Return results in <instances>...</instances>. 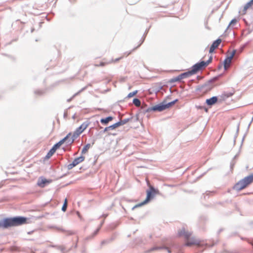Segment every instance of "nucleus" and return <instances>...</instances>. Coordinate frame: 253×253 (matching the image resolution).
I'll return each mask as SVG.
<instances>
[{
  "label": "nucleus",
  "mask_w": 253,
  "mask_h": 253,
  "mask_svg": "<svg viewBox=\"0 0 253 253\" xmlns=\"http://www.w3.org/2000/svg\"><path fill=\"white\" fill-rule=\"evenodd\" d=\"M27 223V218L24 217L7 218L0 221V228L6 229L12 226H19Z\"/></svg>",
  "instance_id": "f257e3e1"
},
{
  "label": "nucleus",
  "mask_w": 253,
  "mask_h": 253,
  "mask_svg": "<svg viewBox=\"0 0 253 253\" xmlns=\"http://www.w3.org/2000/svg\"><path fill=\"white\" fill-rule=\"evenodd\" d=\"M192 234V232L186 230L185 228H182L178 231V236L184 238L185 240V246H200L201 241L195 237H191Z\"/></svg>",
  "instance_id": "f03ea898"
},
{
  "label": "nucleus",
  "mask_w": 253,
  "mask_h": 253,
  "mask_svg": "<svg viewBox=\"0 0 253 253\" xmlns=\"http://www.w3.org/2000/svg\"><path fill=\"white\" fill-rule=\"evenodd\" d=\"M207 66V64L205 61H201L193 66L191 70L182 73L174 78V81H179L182 79L189 77L196 74L197 72Z\"/></svg>",
  "instance_id": "7ed1b4c3"
},
{
  "label": "nucleus",
  "mask_w": 253,
  "mask_h": 253,
  "mask_svg": "<svg viewBox=\"0 0 253 253\" xmlns=\"http://www.w3.org/2000/svg\"><path fill=\"white\" fill-rule=\"evenodd\" d=\"M147 185L149 187V189L147 190L146 193H147V197L146 199L141 203L136 205L135 206V207H139L141 206L142 205H144L147 203L150 200L153 198V197L156 194L158 193V191L157 190H156L152 185H150V183L149 182V181L148 180V179H146Z\"/></svg>",
  "instance_id": "20e7f679"
},
{
  "label": "nucleus",
  "mask_w": 253,
  "mask_h": 253,
  "mask_svg": "<svg viewBox=\"0 0 253 253\" xmlns=\"http://www.w3.org/2000/svg\"><path fill=\"white\" fill-rule=\"evenodd\" d=\"M88 122L83 123L80 126L78 127L73 134L72 141L74 139L78 137L88 126L89 125Z\"/></svg>",
  "instance_id": "39448f33"
},
{
  "label": "nucleus",
  "mask_w": 253,
  "mask_h": 253,
  "mask_svg": "<svg viewBox=\"0 0 253 253\" xmlns=\"http://www.w3.org/2000/svg\"><path fill=\"white\" fill-rule=\"evenodd\" d=\"M236 53L235 50H233L231 52H228L226 58L224 61V66L225 69H227L230 65L231 61Z\"/></svg>",
  "instance_id": "423d86ee"
},
{
  "label": "nucleus",
  "mask_w": 253,
  "mask_h": 253,
  "mask_svg": "<svg viewBox=\"0 0 253 253\" xmlns=\"http://www.w3.org/2000/svg\"><path fill=\"white\" fill-rule=\"evenodd\" d=\"M84 159L85 157L83 156L75 159L72 163L68 165L67 169H72L74 167L84 161Z\"/></svg>",
  "instance_id": "0eeeda50"
},
{
  "label": "nucleus",
  "mask_w": 253,
  "mask_h": 253,
  "mask_svg": "<svg viewBox=\"0 0 253 253\" xmlns=\"http://www.w3.org/2000/svg\"><path fill=\"white\" fill-rule=\"evenodd\" d=\"M169 107L168 105L158 104L148 109V111H162Z\"/></svg>",
  "instance_id": "6e6552de"
},
{
  "label": "nucleus",
  "mask_w": 253,
  "mask_h": 253,
  "mask_svg": "<svg viewBox=\"0 0 253 253\" xmlns=\"http://www.w3.org/2000/svg\"><path fill=\"white\" fill-rule=\"evenodd\" d=\"M51 182V180H47L44 178L41 177L38 181L37 185L40 187L43 188L46 184L50 183Z\"/></svg>",
  "instance_id": "1a4fd4ad"
},
{
  "label": "nucleus",
  "mask_w": 253,
  "mask_h": 253,
  "mask_svg": "<svg viewBox=\"0 0 253 253\" xmlns=\"http://www.w3.org/2000/svg\"><path fill=\"white\" fill-rule=\"evenodd\" d=\"M247 186L243 182V181L241 179L239 181H238L234 186V189L237 191H241L245 188Z\"/></svg>",
  "instance_id": "9d476101"
},
{
  "label": "nucleus",
  "mask_w": 253,
  "mask_h": 253,
  "mask_svg": "<svg viewBox=\"0 0 253 253\" xmlns=\"http://www.w3.org/2000/svg\"><path fill=\"white\" fill-rule=\"evenodd\" d=\"M221 42V40L220 39H218L215 41H214L211 44V46L210 47L209 52H213L214 49L218 47Z\"/></svg>",
  "instance_id": "9b49d317"
},
{
  "label": "nucleus",
  "mask_w": 253,
  "mask_h": 253,
  "mask_svg": "<svg viewBox=\"0 0 253 253\" xmlns=\"http://www.w3.org/2000/svg\"><path fill=\"white\" fill-rule=\"evenodd\" d=\"M72 133H69L67 134V135L64 137L63 139L61 140L59 142L57 143L56 144H55L52 148H54L55 150L56 151V150L59 148L61 145H62L64 142L71 135Z\"/></svg>",
  "instance_id": "f8f14e48"
},
{
  "label": "nucleus",
  "mask_w": 253,
  "mask_h": 253,
  "mask_svg": "<svg viewBox=\"0 0 253 253\" xmlns=\"http://www.w3.org/2000/svg\"><path fill=\"white\" fill-rule=\"evenodd\" d=\"M247 187L253 182V174H251L242 179Z\"/></svg>",
  "instance_id": "ddd939ff"
},
{
  "label": "nucleus",
  "mask_w": 253,
  "mask_h": 253,
  "mask_svg": "<svg viewBox=\"0 0 253 253\" xmlns=\"http://www.w3.org/2000/svg\"><path fill=\"white\" fill-rule=\"evenodd\" d=\"M217 101V98L213 96L210 99L206 100V103L208 105H212Z\"/></svg>",
  "instance_id": "4468645a"
},
{
  "label": "nucleus",
  "mask_w": 253,
  "mask_h": 253,
  "mask_svg": "<svg viewBox=\"0 0 253 253\" xmlns=\"http://www.w3.org/2000/svg\"><path fill=\"white\" fill-rule=\"evenodd\" d=\"M113 118L111 116L108 117L106 118H102L100 120V122L104 125H107L109 122L112 121Z\"/></svg>",
  "instance_id": "2eb2a0df"
},
{
  "label": "nucleus",
  "mask_w": 253,
  "mask_h": 253,
  "mask_svg": "<svg viewBox=\"0 0 253 253\" xmlns=\"http://www.w3.org/2000/svg\"><path fill=\"white\" fill-rule=\"evenodd\" d=\"M56 152V150H55L54 148H52L50 151L47 153V155H46L45 159H49Z\"/></svg>",
  "instance_id": "dca6fc26"
},
{
  "label": "nucleus",
  "mask_w": 253,
  "mask_h": 253,
  "mask_svg": "<svg viewBox=\"0 0 253 253\" xmlns=\"http://www.w3.org/2000/svg\"><path fill=\"white\" fill-rule=\"evenodd\" d=\"M253 5L250 3V2H248L244 7L242 10V14H245L246 13L247 10L251 8Z\"/></svg>",
  "instance_id": "f3484780"
},
{
  "label": "nucleus",
  "mask_w": 253,
  "mask_h": 253,
  "mask_svg": "<svg viewBox=\"0 0 253 253\" xmlns=\"http://www.w3.org/2000/svg\"><path fill=\"white\" fill-rule=\"evenodd\" d=\"M118 127H119L118 126V124H117V123H116L113 124L112 126H109L105 127L104 130V131H107L109 130H113V129H115V128H116Z\"/></svg>",
  "instance_id": "a211bd4d"
},
{
  "label": "nucleus",
  "mask_w": 253,
  "mask_h": 253,
  "mask_svg": "<svg viewBox=\"0 0 253 253\" xmlns=\"http://www.w3.org/2000/svg\"><path fill=\"white\" fill-rule=\"evenodd\" d=\"M123 57H124L122 56L116 59H112L111 60L109 61V64L116 63L119 62L121 59H123Z\"/></svg>",
  "instance_id": "6ab92c4d"
},
{
  "label": "nucleus",
  "mask_w": 253,
  "mask_h": 253,
  "mask_svg": "<svg viewBox=\"0 0 253 253\" xmlns=\"http://www.w3.org/2000/svg\"><path fill=\"white\" fill-rule=\"evenodd\" d=\"M129 121V119H124L123 120H121L120 122H117V124H118V126H123L126 123H127Z\"/></svg>",
  "instance_id": "aec40b11"
},
{
  "label": "nucleus",
  "mask_w": 253,
  "mask_h": 253,
  "mask_svg": "<svg viewBox=\"0 0 253 253\" xmlns=\"http://www.w3.org/2000/svg\"><path fill=\"white\" fill-rule=\"evenodd\" d=\"M109 64V61L106 62L101 61L99 63V64H95V66L99 67V66H104L106 65Z\"/></svg>",
  "instance_id": "412c9836"
},
{
  "label": "nucleus",
  "mask_w": 253,
  "mask_h": 253,
  "mask_svg": "<svg viewBox=\"0 0 253 253\" xmlns=\"http://www.w3.org/2000/svg\"><path fill=\"white\" fill-rule=\"evenodd\" d=\"M133 103L137 107H139L141 105L140 101L137 98L134 99L133 100Z\"/></svg>",
  "instance_id": "4be33fe9"
},
{
  "label": "nucleus",
  "mask_w": 253,
  "mask_h": 253,
  "mask_svg": "<svg viewBox=\"0 0 253 253\" xmlns=\"http://www.w3.org/2000/svg\"><path fill=\"white\" fill-rule=\"evenodd\" d=\"M90 147V144H87L86 145H85L82 151V154H85L86 152H87V151H88V150L89 149Z\"/></svg>",
  "instance_id": "5701e85b"
},
{
  "label": "nucleus",
  "mask_w": 253,
  "mask_h": 253,
  "mask_svg": "<svg viewBox=\"0 0 253 253\" xmlns=\"http://www.w3.org/2000/svg\"><path fill=\"white\" fill-rule=\"evenodd\" d=\"M67 199H66L65 200L64 204H63V206H62V210L63 211H66V210H67Z\"/></svg>",
  "instance_id": "b1692460"
},
{
  "label": "nucleus",
  "mask_w": 253,
  "mask_h": 253,
  "mask_svg": "<svg viewBox=\"0 0 253 253\" xmlns=\"http://www.w3.org/2000/svg\"><path fill=\"white\" fill-rule=\"evenodd\" d=\"M137 93V90L134 91L133 92H130L127 95V98H130L131 97H132L133 96H135L136 93Z\"/></svg>",
  "instance_id": "393cba45"
},
{
  "label": "nucleus",
  "mask_w": 253,
  "mask_h": 253,
  "mask_svg": "<svg viewBox=\"0 0 253 253\" xmlns=\"http://www.w3.org/2000/svg\"><path fill=\"white\" fill-rule=\"evenodd\" d=\"M232 94H233L231 93L224 94L222 95V97L223 99H225V98H228V97L231 96L232 95Z\"/></svg>",
  "instance_id": "a878e982"
},
{
  "label": "nucleus",
  "mask_w": 253,
  "mask_h": 253,
  "mask_svg": "<svg viewBox=\"0 0 253 253\" xmlns=\"http://www.w3.org/2000/svg\"><path fill=\"white\" fill-rule=\"evenodd\" d=\"M236 22H237V20L235 19H234L232 20L230 22V26L233 25L234 24L236 23Z\"/></svg>",
  "instance_id": "bb28decb"
},
{
  "label": "nucleus",
  "mask_w": 253,
  "mask_h": 253,
  "mask_svg": "<svg viewBox=\"0 0 253 253\" xmlns=\"http://www.w3.org/2000/svg\"><path fill=\"white\" fill-rule=\"evenodd\" d=\"M212 59V57L211 56L207 62H205V63L207 64V66L211 62Z\"/></svg>",
  "instance_id": "cd10ccee"
},
{
  "label": "nucleus",
  "mask_w": 253,
  "mask_h": 253,
  "mask_svg": "<svg viewBox=\"0 0 253 253\" xmlns=\"http://www.w3.org/2000/svg\"><path fill=\"white\" fill-rule=\"evenodd\" d=\"M160 249H161V248H159V247L153 248L150 249V251H153L156 250Z\"/></svg>",
  "instance_id": "c85d7f7f"
},
{
  "label": "nucleus",
  "mask_w": 253,
  "mask_h": 253,
  "mask_svg": "<svg viewBox=\"0 0 253 253\" xmlns=\"http://www.w3.org/2000/svg\"><path fill=\"white\" fill-rule=\"evenodd\" d=\"M250 2L252 5H253V0H250Z\"/></svg>",
  "instance_id": "c756f323"
},
{
  "label": "nucleus",
  "mask_w": 253,
  "mask_h": 253,
  "mask_svg": "<svg viewBox=\"0 0 253 253\" xmlns=\"http://www.w3.org/2000/svg\"><path fill=\"white\" fill-rule=\"evenodd\" d=\"M107 216V215H104V217H106Z\"/></svg>",
  "instance_id": "7c9ffc66"
},
{
  "label": "nucleus",
  "mask_w": 253,
  "mask_h": 253,
  "mask_svg": "<svg viewBox=\"0 0 253 253\" xmlns=\"http://www.w3.org/2000/svg\"><path fill=\"white\" fill-rule=\"evenodd\" d=\"M169 252L170 253L171 252L169 250Z\"/></svg>",
  "instance_id": "2f4dec72"
}]
</instances>
